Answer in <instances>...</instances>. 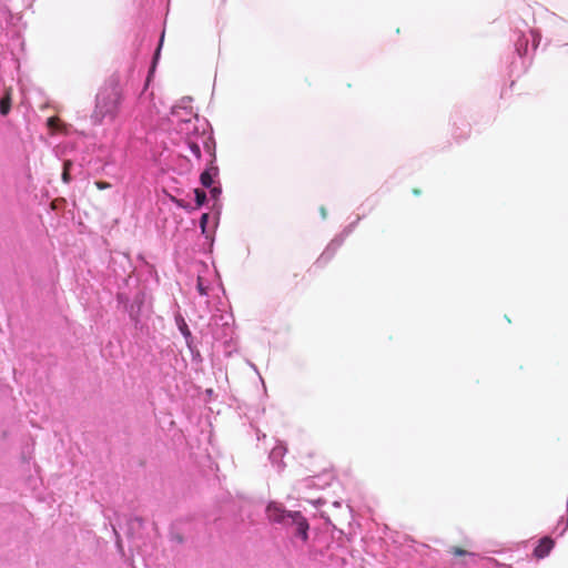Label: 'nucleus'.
<instances>
[{"mask_svg": "<svg viewBox=\"0 0 568 568\" xmlns=\"http://www.w3.org/2000/svg\"><path fill=\"white\" fill-rule=\"evenodd\" d=\"M192 99L183 98L180 103L172 106L168 116V128L172 129L179 144L184 142L195 161L201 160V148L214 158V141L206 133L207 123L194 113L191 106Z\"/></svg>", "mask_w": 568, "mask_h": 568, "instance_id": "nucleus-1", "label": "nucleus"}, {"mask_svg": "<svg viewBox=\"0 0 568 568\" xmlns=\"http://www.w3.org/2000/svg\"><path fill=\"white\" fill-rule=\"evenodd\" d=\"M267 518L275 524L285 527L292 538L305 544L308 539L310 525L300 511L286 510L282 505L270 503L266 508Z\"/></svg>", "mask_w": 568, "mask_h": 568, "instance_id": "nucleus-2", "label": "nucleus"}, {"mask_svg": "<svg viewBox=\"0 0 568 568\" xmlns=\"http://www.w3.org/2000/svg\"><path fill=\"white\" fill-rule=\"evenodd\" d=\"M122 93L118 85L111 84L102 88L95 98V106L91 114V122L101 125L104 122H113L120 111Z\"/></svg>", "mask_w": 568, "mask_h": 568, "instance_id": "nucleus-3", "label": "nucleus"}, {"mask_svg": "<svg viewBox=\"0 0 568 568\" xmlns=\"http://www.w3.org/2000/svg\"><path fill=\"white\" fill-rule=\"evenodd\" d=\"M162 125L163 128L150 131L145 138L146 144L150 146L154 158H161L165 151L170 150L171 145H179L173 132H169L168 121Z\"/></svg>", "mask_w": 568, "mask_h": 568, "instance_id": "nucleus-4", "label": "nucleus"}, {"mask_svg": "<svg viewBox=\"0 0 568 568\" xmlns=\"http://www.w3.org/2000/svg\"><path fill=\"white\" fill-rule=\"evenodd\" d=\"M540 33L537 30L529 29L527 32H517L515 39V51L519 58H524L528 53L529 43L536 49L540 42Z\"/></svg>", "mask_w": 568, "mask_h": 568, "instance_id": "nucleus-5", "label": "nucleus"}, {"mask_svg": "<svg viewBox=\"0 0 568 568\" xmlns=\"http://www.w3.org/2000/svg\"><path fill=\"white\" fill-rule=\"evenodd\" d=\"M356 222L346 226L338 235H336L326 246L324 252L318 257L317 262L321 264L327 263L336 253V251L342 246L345 239L353 232Z\"/></svg>", "mask_w": 568, "mask_h": 568, "instance_id": "nucleus-6", "label": "nucleus"}, {"mask_svg": "<svg viewBox=\"0 0 568 568\" xmlns=\"http://www.w3.org/2000/svg\"><path fill=\"white\" fill-rule=\"evenodd\" d=\"M231 315H220L219 317H213L214 325H217L219 322H221V325L223 326V334L219 335L215 331H213V336L215 339H223L224 343H227V341L232 337V325H231Z\"/></svg>", "mask_w": 568, "mask_h": 568, "instance_id": "nucleus-7", "label": "nucleus"}, {"mask_svg": "<svg viewBox=\"0 0 568 568\" xmlns=\"http://www.w3.org/2000/svg\"><path fill=\"white\" fill-rule=\"evenodd\" d=\"M210 156H211V164L200 175V182L206 189H209L213 185L214 178L219 173L217 166H215L213 164V162L215 161V156L214 158L212 155H210Z\"/></svg>", "mask_w": 568, "mask_h": 568, "instance_id": "nucleus-8", "label": "nucleus"}, {"mask_svg": "<svg viewBox=\"0 0 568 568\" xmlns=\"http://www.w3.org/2000/svg\"><path fill=\"white\" fill-rule=\"evenodd\" d=\"M554 546H555V541L550 537H548V536L542 537L539 540V544L534 549V556L537 559H544L550 554Z\"/></svg>", "mask_w": 568, "mask_h": 568, "instance_id": "nucleus-9", "label": "nucleus"}, {"mask_svg": "<svg viewBox=\"0 0 568 568\" xmlns=\"http://www.w3.org/2000/svg\"><path fill=\"white\" fill-rule=\"evenodd\" d=\"M285 453L286 447L283 444L275 445L270 453L268 459L277 470H282L284 468L283 457Z\"/></svg>", "mask_w": 568, "mask_h": 568, "instance_id": "nucleus-10", "label": "nucleus"}, {"mask_svg": "<svg viewBox=\"0 0 568 568\" xmlns=\"http://www.w3.org/2000/svg\"><path fill=\"white\" fill-rule=\"evenodd\" d=\"M175 321H176L179 331L181 332V334L183 335V337L185 339L186 346H191L193 336H192V333H191L186 322L184 321V318L181 315L176 316Z\"/></svg>", "mask_w": 568, "mask_h": 568, "instance_id": "nucleus-11", "label": "nucleus"}, {"mask_svg": "<svg viewBox=\"0 0 568 568\" xmlns=\"http://www.w3.org/2000/svg\"><path fill=\"white\" fill-rule=\"evenodd\" d=\"M11 109V93L7 90L4 95L0 99V114L7 115Z\"/></svg>", "mask_w": 568, "mask_h": 568, "instance_id": "nucleus-12", "label": "nucleus"}, {"mask_svg": "<svg viewBox=\"0 0 568 568\" xmlns=\"http://www.w3.org/2000/svg\"><path fill=\"white\" fill-rule=\"evenodd\" d=\"M163 37L164 34H162L161 39H160V43H159V47L154 53V57H153V64H152V68L150 69L149 71V75H148V79H146V83H145V87L148 85V83L150 82V78L152 75V73L154 72V68H155V64L158 62V59L160 57V51H161V45H162V42H163Z\"/></svg>", "mask_w": 568, "mask_h": 568, "instance_id": "nucleus-13", "label": "nucleus"}, {"mask_svg": "<svg viewBox=\"0 0 568 568\" xmlns=\"http://www.w3.org/2000/svg\"><path fill=\"white\" fill-rule=\"evenodd\" d=\"M195 203L197 206H202L206 201V193L203 190H194Z\"/></svg>", "mask_w": 568, "mask_h": 568, "instance_id": "nucleus-14", "label": "nucleus"}, {"mask_svg": "<svg viewBox=\"0 0 568 568\" xmlns=\"http://www.w3.org/2000/svg\"><path fill=\"white\" fill-rule=\"evenodd\" d=\"M196 288L200 295L209 296V286L203 283L202 277H197Z\"/></svg>", "mask_w": 568, "mask_h": 568, "instance_id": "nucleus-15", "label": "nucleus"}, {"mask_svg": "<svg viewBox=\"0 0 568 568\" xmlns=\"http://www.w3.org/2000/svg\"><path fill=\"white\" fill-rule=\"evenodd\" d=\"M187 348L191 352L193 362H202V356L200 354V351L194 346L193 341L191 342V346H187Z\"/></svg>", "mask_w": 568, "mask_h": 568, "instance_id": "nucleus-16", "label": "nucleus"}, {"mask_svg": "<svg viewBox=\"0 0 568 568\" xmlns=\"http://www.w3.org/2000/svg\"><path fill=\"white\" fill-rule=\"evenodd\" d=\"M1 17H3L8 23H10L14 18L6 6L0 7V18Z\"/></svg>", "mask_w": 568, "mask_h": 568, "instance_id": "nucleus-17", "label": "nucleus"}, {"mask_svg": "<svg viewBox=\"0 0 568 568\" xmlns=\"http://www.w3.org/2000/svg\"><path fill=\"white\" fill-rule=\"evenodd\" d=\"M210 215L209 213H203L200 219V227L203 234H206V225L209 222Z\"/></svg>", "mask_w": 568, "mask_h": 568, "instance_id": "nucleus-18", "label": "nucleus"}, {"mask_svg": "<svg viewBox=\"0 0 568 568\" xmlns=\"http://www.w3.org/2000/svg\"><path fill=\"white\" fill-rule=\"evenodd\" d=\"M209 189H210L211 197H212L213 200H215V201H216V200H219V197H220V195H221V193H222V189H221V186H213V185H212V186H211V187H209Z\"/></svg>", "mask_w": 568, "mask_h": 568, "instance_id": "nucleus-19", "label": "nucleus"}, {"mask_svg": "<svg viewBox=\"0 0 568 568\" xmlns=\"http://www.w3.org/2000/svg\"><path fill=\"white\" fill-rule=\"evenodd\" d=\"M453 554L456 556H468V557H475V554L469 552L467 550L460 549V548H454Z\"/></svg>", "mask_w": 568, "mask_h": 568, "instance_id": "nucleus-20", "label": "nucleus"}, {"mask_svg": "<svg viewBox=\"0 0 568 568\" xmlns=\"http://www.w3.org/2000/svg\"><path fill=\"white\" fill-rule=\"evenodd\" d=\"M566 519H567V517H564V516H562V517H560V518L558 519V523H557V526H556L555 530H556V531H558V535H559V536H561V535H560V531H561V529H562V528H564V526H565V521H566Z\"/></svg>", "mask_w": 568, "mask_h": 568, "instance_id": "nucleus-21", "label": "nucleus"}, {"mask_svg": "<svg viewBox=\"0 0 568 568\" xmlns=\"http://www.w3.org/2000/svg\"><path fill=\"white\" fill-rule=\"evenodd\" d=\"M95 185L99 190H105L108 187H110V184L106 183V182H102V181H97L95 182Z\"/></svg>", "mask_w": 568, "mask_h": 568, "instance_id": "nucleus-22", "label": "nucleus"}, {"mask_svg": "<svg viewBox=\"0 0 568 568\" xmlns=\"http://www.w3.org/2000/svg\"><path fill=\"white\" fill-rule=\"evenodd\" d=\"M320 212H321L322 219H325L326 217V210H325V207H321Z\"/></svg>", "mask_w": 568, "mask_h": 568, "instance_id": "nucleus-23", "label": "nucleus"}]
</instances>
